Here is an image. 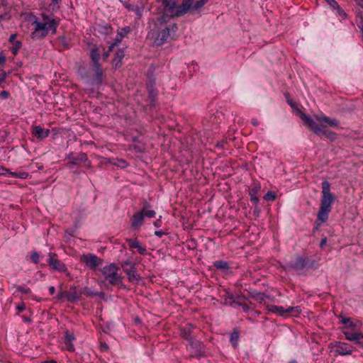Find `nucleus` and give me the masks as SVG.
I'll return each mask as SVG.
<instances>
[{"instance_id":"obj_50","label":"nucleus","mask_w":363,"mask_h":363,"mask_svg":"<svg viewBox=\"0 0 363 363\" xmlns=\"http://www.w3.org/2000/svg\"><path fill=\"white\" fill-rule=\"evenodd\" d=\"M118 44V43L117 42H116V41H115L114 43H111V44L110 45V46L108 47V52H111V51L113 50V48H115Z\"/></svg>"},{"instance_id":"obj_61","label":"nucleus","mask_w":363,"mask_h":363,"mask_svg":"<svg viewBox=\"0 0 363 363\" xmlns=\"http://www.w3.org/2000/svg\"><path fill=\"white\" fill-rule=\"evenodd\" d=\"M328 136L330 138V139H333L335 138V133H330L328 134Z\"/></svg>"},{"instance_id":"obj_18","label":"nucleus","mask_w":363,"mask_h":363,"mask_svg":"<svg viewBox=\"0 0 363 363\" xmlns=\"http://www.w3.org/2000/svg\"><path fill=\"white\" fill-rule=\"evenodd\" d=\"M144 220V216L141 212L135 213L131 218V225L133 228H138L141 226Z\"/></svg>"},{"instance_id":"obj_19","label":"nucleus","mask_w":363,"mask_h":363,"mask_svg":"<svg viewBox=\"0 0 363 363\" xmlns=\"http://www.w3.org/2000/svg\"><path fill=\"white\" fill-rule=\"evenodd\" d=\"M62 297L66 298L69 302H75L79 299L75 289H74L72 291L64 292L61 295L58 296L59 298Z\"/></svg>"},{"instance_id":"obj_31","label":"nucleus","mask_w":363,"mask_h":363,"mask_svg":"<svg viewBox=\"0 0 363 363\" xmlns=\"http://www.w3.org/2000/svg\"><path fill=\"white\" fill-rule=\"evenodd\" d=\"M214 267L218 269L226 270L228 269V264L224 261H216L214 263Z\"/></svg>"},{"instance_id":"obj_9","label":"nucleus","mask_w":363,"mask_h":363,"mask_svg":"<svg viewBox=\"0 0 363 363\" xmlns=\"http://www.w3.org/2000/svg\"><path fill=\"white\" fill-rule=\"evenodd\" d=\"M48 264L55 270H57L60 272L65 273L67 276L69 275V273L67 271V269L65 264L62 263L60 260H58L55 257V254L50 252L48 254Z\"/></svg>"},{"instance_id":"obj_62","label":"nucleus","mask_w":363,"mask_h":363,"mask_svg":"<svg viewBox=\"0 0 363 363\" xmlns=\"http://www.w3.org/2000/svg\"><path fill=\"white\" fill-rule=\"evenodd\" d=\"M73 157H75V156H74V154H73V153H70V154H69V155L67 156V159H69V160H70V161H71V160H72V158H73Z\"/></svg>"},{"instance_id":"obj_25","label":"nucleus","mask_w":363,"mask_h":363,"mask_svg":"<svg viewBox=\"0 0 363 363\" xmlns=\"http://www.w3.org/2000/svg\"><path fill=\"white\" fill-rule=\"evenodd\" d=\"M90 57L92 62H94V65H98L100 55L97 47L94 46L90 50Z\"/></svg>"},{"instance_id":"obj_26","label":"nucleus","mask_w":363,"mask_h":363,"mask_svg":"<svg viewBox=\"0 0 363 363\" xmlns=\"http://www.w3.org/2000/svg\"><path fill=\"white\" fill-rule=\"evenodd\" d=\"M342 333L347 340L354 342L356 344L359 341V333H351L348 330H344Z\"/></svg>"},{"instance_id":"obj_23","label":"nucleus","mask_w":363,"mask_h":363,"mask_svg":"<svg viewBox=\"0 0 363 363\" xmlns=\"http://www.w3.org/2000/svg\"><path fill=\"white\" fill-rule=\"evenodd\" d=\"M260 188L261 187L259 185H256L250 189L249 195L250 196L251 201L254 203H257L259 201L257 194L260 190Z\"/></svg>"},{"instance_id":"obj_63","label":"nucleus","mask_w":363,"mask_h":363,"mask_svg":"<svg viewBox=\"0 0 363 363\" xmlns=\"http://www.w3.org/2000/svg\"><path fill=\"white\" fill-rule=\"evenodd\" d=\"M41 363H57V362L55 360H48V361L42 362Z\"/></svg>"},{"instance_id":"obj_41","label":"nucleus","mask_w":363,"mask_h":363,"mask_svg":"<svg viewBox=\"0 0 363 363\" xmlns=\"http://www.w3.org/2000/svg\"><path fill=\"white\" fill-rule=\"evenodd\" d=\"M191 327H189L188 329H186L184 328L182 331V335L187 340L189 339V335H190V333H191Z\"/></svg>"},{"instance_id":"obj_21","label":"nucleus","mask_w":363,"mask_h":363,"mask_svg":"<svg viewBox=\"0 0 363 363\" xmlns=\"http://www.w3.org/2000/svg\"><path fill=\"white\" fill-rule=\"evenodd\" d=\"M130 31L129 26H125L118 30L115 41L118 43H121L123 38H125Z\"/></svg>"},{"instance_id":"obj_11","label":"nucleus","mask_w":363,"mask_h":363,"mask_svg":"<svg viewBox=\"0 0 363 363\" xmlns=\"http://www.w3.org/2000/svg\"><path fill=\"white\" fill-rule=\"evenodd\" d=\"M268 310L272 313H277L281 315L286 313H299L301 311V309L298 306L288 307L287 308H285L283 306H278L274 305L269 306Z\"/></svg>"},{"instance_id":"obj_58","label":"nucleus","mask_w":363,"mask_h":363,"mask_svg":"<svg viewBox=\"0 0 363 363\" xmlns=\"http://www.w3.org/2000/svg\"><path fill=\"white\" fill-rule=\"evenodd\" d=\"M259 121H258V120H257V119H256V118H253V119H252V124L253 125H255V126H257V125H259Z\"/></svg>"},{"instance_id":"obj_45","label":"nucleus","mask_w":363,"mask_h":363,"mask_svg":"<svg viewBox=\"0 0 363 363\" xmlns=\"http://www.w3.org/2000/svg\"><path fill=\"white\" fill-rule=\"evenodd\" d=\"M333 9V6H337V2L335 0H325Z\"/></svg>"},{"instance_id":"obj_7","label":"nucleus","mask_w":363,"mask_h":363,"mask_svg":"<svg viewBox=\"0 0 363 363\" xmlns=\"http://www.w3.org/2000/svg\"><path fill=\"white\" fill-rule=\"evenodd\" d=\"M121 267L130 282L137 283L138 281L139 275L137 273L136 268L130 260L123 262Z\"/></svg>"},{"instance_id":"obj_52","label":"nucleus","mask_w":363,"mask_h":363,"mask_svg":"<svg viewBox=\"0 0 363 363\" xmlns=\"http://www.w3.org/2000/svg\"><path fill=\"white\" fill-rule=\"evenodd\" d=\"M16 37V34H12L11 35L10 38H9V42L11 43L12 44H14V42L16 41L15 40V38Z\"/></svg>"},{"instance_id":"obj_28","label":"nucleus","mask_w":363,"mask_h":363,"mask_svg":"<svg viewBox=\"0 0 363 363\" xmlns=\"http://www.w3.org/2000/svg\"><path fill=\"white\" fill-rule=\"evenodd\" d=\"M140 212L143 213L144 218H153L156 214L155 211L147 208V206H145Z\"/></svg>"},{"instance_id":"obj_6","label":"nucleus","mask_w":363,"mask_h":363,"mask_svg":"<svg viewBox=\"0 0 363 363\" xmlns=\"http://www.w3.org/2000/svg\"><path fill=\"white\" fill-rule=\"evenodd\" d=\"M80 260L86 267L91 270L96 269L99 266L103 264V259L92 253L82 255Z\"/></svg>"},{"instance_id":"obj_42","label":"nucleus","mask_w":363,"mask_h":363,"mask_svg":"<svg viewBox=\"0 0 363 363\" xmlns=\"http://www.w3.org/2000/svg\"><path fill=\"white\" fill-rule=\"evenodd\" d=\"M342 323L347 325L348 328L354 327V325L352 324V323L350 321V318H344L342 321Z\"/></svg>"},{"instance_id":"obj_4","label":"nucleus","mask_w":363,"mask_h":363,"mask_svg":"<svg viewBox=\"0 0 363 363\" xmlns=\"http://www.w3.org/2000/svg\"><path fill=\"white\" fill-rule=\"evenodd\" d=\"M118 271L119 267L115 263H111L101 269L105 279L111 285H117L121 282L122 278L118 274Z\"/></svg>"},{"instance_id":"obj_24","label":"nucleus","mask_w":363,"mask_h":363,"mask_svg":"<svg viewBox=\"0 0 363 363\" xmlns=\"http://www.w3.org/2000/svg\"><path fill=\"white\" fill-rule=\"evenodd\" d=\"M125 56L124 50L122 49H118L115 55V57L113 59V65L116 68L118 67L121 65V62L123 58Z\"/></svg>"},{"instance_id":"obj_49","label":"nucleus","mask_w":363,"mask_h":363,"mask_svg":"<svg viewBox=\"0 0 363 363\" xmlns=\"http://www.w3.org/2000/svg\"><path fill=\"white\" fill-rule=\"evenodd\" d=\"M85 294L89 296H94L96 295V292L95 291H90V290H86Z\"/></svg>"},{"instance_id":"obj_44","label":"nucleus","mask_w":363,"mask_h":363,"mask_svg":"<svg viewBox=\"0 0 363 363\" xmlns=\"http://www.w3.org/2000/svg\"><path fill=\"white\" fill-rule=\"evenodd\" d=\"M6 78V72L3 69H0V82L5 81Z\"/></svg>"},{"instance_id":"obj_54","label":"nucleus","mask_w":363,"mask_h":363,"mask_svg":"<svg viewBox=\"0 0 363 363\" xmlns=\"http://www.w3.org/2000/svg\"><path fill=\"white\" fill-rule=\"evenodd\" d=\"M155 235L158 238H161L164 235V233L162 230H156Z\"/></svg>"},{"instance_id":"obj_57","label":"nucleus","mask_w":363,"mask_h":363,"mask_svg":"<svg viewBox=\"0 0 363 363\" xmlns=\"http://www.w3.org/2000/svg\"><path fill=\"white\" fill-rule=\"evenodd\" d=\"M5 62H6V57H5V56H4V55H0V65H1V64H4V63H5Z\"/></svg>"},{"instance_id":"obj_34","label":"nucleus","mask_w":363,"mask_h":363,"mask_svg":"<svg viewBox=\"0 0 363 363\" xmlns=\"http://www.w3.org/2000/svg\"><path fill=\"white\" fill-rule=\"evenodd\" d=\"M115 166H117L121 169H124L128 167V162L122 159H116L113 163Z\"/></svg>"},{"instance_id":"obj_59","label":"nucleus","mask_w":363,"mask_h":363,"mask_svg":"<svg viewBox=\"0 0 363 363\" xmlns=\"http://www.w3.org/2000/svg\"><path fill=\"white\" fill-rule=\"evenodd\" d=\"M154 225L157 228L160 226V220H157L154 222Z\"/></svg>"},{"instance_id":"obj_29","label":"nucleus","mask_w":363,"mask_h":363,"mask_svg":"<svg viewBox=\"0 0 363 363\" xmlns=\"http://www.w3.org/2000/svg\"><path fill=\"white\" fill-rule=\"evenodd\" d=\"M15 178L26 179L28 177V173L26 172H14L9 171V175Z\"/></svg>"},{"instance_id":"obj_2","label":"nucleus","mask_w":363,"mask_h":363,"mask_svg":"<svg viewBox=\"0 0 363 363\" xmlns=\"http://www.w3.org/2000/svg\"><path fill=\"white\" fill-rule=\"evenodd\" d=\"M321 199L320 208L317 215L316 229L328 218V214L331 211L332 204L335 201V196L330 191V184L328 181L322 182Z\"/></svg>"},{"instance_id":"obj_22","label":"nucleus","mask_w":363,"mask_h":363,"mask_svg":"<svg viewBox=\"0 0 363 363\" xmlns=\"http://www.w3.org/2000/svg\"><path fill=\"white\" fill-rule=\"evenodd\" d=\"M201 343L200 342H193L191 341L189 342V344L187 345V348L190 350L191 353L194 356L199 355L201 353L200 349Z\"/></svg>"},{"instance_id":"obj_40","label":"nucleus","mask_w":363,"mask_h":363,"mask_svg":"<svg viewBox=\"0 0 363 363\" xmlns=\"http://www.w3.org/2000/svg\"><path fill=\"white\" fill-rule=\"evenodd\" d=\"M39 257H40V255H39L38 252L36 251L33 252L30 255V259L32 260L33 262H34L35 264L38 263Z\"/></svg>"},{"instance_id":"obj_8","label":"nucleus","mask_w":363,"mask_h":363,"mask_svg":"<svg viewBox=\"0 0 363 363\" xmlns=\"http://www.w3.org/2000/svg\"><path fill=\"white\" fill-rule=\"evenodd\" d=\"M301 118L304 122L308 125L309 128L315 134L320 135V134H324L327 135V133L325 130L323 128V125L322 123H316L313 119H311L310 117L307 116L305 114H302Z\"/></svg>"},{"instance_id":"obj_51","label":"nucleus","mask_w":363,"mask_h":363,"mask_svg":"<svg viewBox=\"0 0 363 363\" xmlns=\"http://www.w3.org/2000/svg\"><path fill=\"white\" fill-rule=\"evenodd\" d=\"M241 307L244 312H248L250 311V307L245 303H242Z\"/></svg>"},{"instance_id":"obj_3","label":"nucleus","mask_w":363,"mask_h":363,"mask_svg":"<svg viewBox=\"0 0 363 363\" xmlns=\"http://www.w3.org/2000/svg\"><path fill=\"white\" fill-rule=\"evenodd\" d=\"M43 21H40L35 19L32 25L33 26V31L31 33V38L33 40H40L48 35L49 30L52 34H55L58 26V22L51 18L46 14H43Z\"/></svg>"},{"instance_id":"obj_36","label":"nucleus","mask_w":363,"mask_h":363,"mask_svg":"<svg viewBox=\"0 0 363 363\" xmlns=\"http://www.w3.org/2000/svg\"><path fill=\"white\" fill-rule=\"evenodd\" d=\"M333 9L335 10L337 13V14L340 16L342 18H345L346 17L345 12L341 9V7L337 4V6H333Z\"/></svg>"},{"instance_id":"obj_43","label":"nucleus","mask_w":363,"mask_h":363,"mask_svg":"<svg viewBox=\"0 0 363 363\" xmlns=\"http://www.w3.org/2000/svg\"><path fill=\"white\" fill-rule=\"evenodd\" d=\"M9 169L0 166V175H9Z\"/></svg>"},{"instance_id":"obj_56","label":"nucleus","mask_w":363,"mask_h":363,"mask_svg":"<svg viewBox=\"0 0 363 363\" xmlns=\"http://www.w3.org/2000/svg\"><path fill=\"white\" fill-rule=\"evenodd\" d=\"M49 292L50 295H53L55 293V288L53 286H50Z\"/></svg>"},{"instance_id":"obj_13","label":"nucleus","mask_w":363,"mask_h":363,"mask_svg":"<svg viewBox=\"0 0 363 363\" xmlns=\"http://www.w3.org/2000/svg\"><path fill=\"white\" fill-rule=\"evenodd\" d=\"M87 161V155L84 152H80L72 160L68 162L66 164L67 167L72 169L74 166H79L82 162Z\"/></svg>"},{"instance_id":"obj_32","label":"nucleus","mask_w":363,"mask_h":363,"mask_svg":"<svg viewBox=\"0 0 363 363\" xmlns=\"http://www.w3.org/2000/svg\"><path fill=\"white\" fill-rule=\"evenodd\" d=\"M58 40L60 43V44L65 48V49H69L70 48V42L69 40L65 36H60L58 38Z\"/></svg>"},{"instance_id":"obj_16","label":"nucleus","mask_w":363,"mask_h":363,"mask_svg":"<svg viewBox=\"0 0 363 363\" xmlns=\"http://www.w3.org/2000/svg\"><path fill=\"white\" fill-rule=\"evenodd\" d=\"M130 248H136L138 249V252L140 255H146L147 249L145 247H143L141 245L140 242L137 239H129L127 240Z\"/></svg>"},{"instance_id":"obj_20","label":"nucleus","mask_w":363,"mask_h":363,"mask_svg":"<svg viewBox=\"0 0 363 363\" xmlns=\"http://www.w3.org/2000/svg\"><path fill=\"white\" fill-rule=\"evenodd\" d=\"M307 264L308 259L306 258L298 257L295 263L292 265V268L296 271H301L304 269Z\"/></svg>"},{"instance_id":"obj_1","label":"nucleus","mask_w":363,"mask_h":363,"mask_svg":"<svg viewBox=\"0 0 363 363\" xmlns=\"http://www.w3.org/2000/svg\"><path fill=\"white\" fill-rule=\"evenodd\" d=\"M160 4L157 10L162 15L157 21L160 25L165 24L171 18H178L185 15L189 10H197L205 5L208 0H200L194 3V0H183L179 5L177 0H155Z\"/></svg>"},{"instance_id":"obj_30","label":"nucleus","mask_w":363,"mask_h":363,"mask_svg":"<svg viewBox=\"0 0 363 363\" xmlns=\"http://www.w3.org/2000/svg\"><path fill=\"white\" fill-rule=\"evenodd\" d=\"M251 297L259 302H262L267 296L263 293L254 291L251 293Z\"/></svg>"},{"instance_id":"obj_17","label":"nucleus","mask_w":363,"mask_h":363,"mask_svg":"<svg viewBox=\"0 0 363 363\" xmlns=\"http://www.w3.org/2000/svg\"><path fill=\"white\" fill-rule=\"evenodd\" d=\"M225 298L224 304L229 305L231 307L236 308L238 306H241L242 303L233 300V295L228 291H225V294L223 295Z\"/></svg>"},{"instance_id":"obj_15","label":"nucleus","mask_w":363,"mask_h":363,"mask_svg":"<svg viewBox=\"0 0 363 363\" xmlns=\"http://www.w3.org/2000/svg\"><path fill=\"white\" fill-rule=\"evenodd\" d=\"M317 120L319 123H322L324 129L327 126L336 127L339 124L338 121L336 119L330 118L326 116L318 117Z\"/></svg>"},{"instance_id":"obj_47","label":"nucleus","mask_w":363,"mask_h":363,"mask_svg":"<svg viewBox=\"0 0 363 363\" xmlns=\"http://www.w3.org/2000/svg\"><path fill=\"white\" fill-rule=\"evenodd\" d=\"M10 94L7 91H2L0 94V96L3 99H7L9 96Z\"/></svg>"},{"instance_id":"obj_37","label":"nucleus","mask_w":363,"mask_h":363,"mask_svg":"<svg viewBox=\"0 0 363 363\" xmlns=\"http://www.w3.org/2000/svg\"><path fill=\"white\" fill-rule=\"evenodd\" d=\"M264 199L267 201H274L276 199V194L273 191H268Z\"/></svg>"},{"instance_id":"obj_60","label":"nucleus","mask_w":363,"mask_h":363,"mask_svg":"<svg viewBox=\"0 0 363 363\" xmlns=\"http://www.w3.org/2000/svg\"><path fill=\"white\" fill-rule=\"evenodd\" d=\"M110 52H106L103 54V57L104 60H106L109 57Z\"/></svg>"},{"instance_id":"obj_27","label":"nucleus","mask_w":363,"mask_h":363,"mask_svg":"<svg viewBox=\"0 0 363 363\" xmlns=\"http://www.w3.org/2000/svg\"><path fill=\"white\" fill-rule=\"evenodd\" d=\"M74 340V336L73 334H69L68 333H66L65 336V344L67 347V349L69 351L74 350V345L72 344V341Z\"/></svg>"},{"instance_id":"obj_35","label":"nucleus","mask_w":363,"mask_h":363,"mask_svg":"<svg viewBox=\"0 0 363 363\" xmlns=\"http://www.w3.org/2000/svg\"><path fill=\"white\" fill-rule=\"evenodd\" d=\"M239 339V333L238 331H234L230 334V342L233 345L234 347H236Z\"/></svg>"},{"instance_id":"obj_33","label":"nucleus","mask_w":363,"mask_h":363,"mask_svg":"<svg viewBox=\"0 0 363 363\" xmlns=\"http://www.w3.org/2000/svg\"><path fill=\"white\" fill-rule=\"evenodd\" d=\"M21 46H22L21 42L15 41L14 44H13V46L10 48V50L13 55H16L18 52Z\"/></svg>"},{"instance_id":"obj_64","label":"nucleus","mask_w":363,"mask_h":363,"mask_svg":"<svg viewBox=\"0 0 363 363\" xmlns=\"http://www.w3.org/2000/svg\"><path fill=\"white\" fill-rule=\"evenodd\" d=\"M357 345H359V347L363 349V341L359 340Z\"/></svg>"},{"instance_id":"obj_14","label":"nucleus","mask_w":363,"mask_h":363,"mask_svg":"<svg viewBox=\"0 0 363 363\" xmlns=\"http://www.w3.org/2000/svg\"><path fill=\"white\" fill-rule=\"evenodd\" d=\"M49 129H45L40 125H36L33 128L32 134L38 139L42 140L49 135Z\"/></svg>"},{"instance_id":"obj_46","label":"nucleus","mask_w":363,"mask_h":363,"mask_svg":"<svg viewBox=\"0 0 363 363\" xmlns=\"http://www.w3.org/2000/svg\"><path fill=\"white\" fill-rule=\"evenodd\" d=\"M25 309H26V306L24 303L19 304L16 306V310L18 312H22V311H25Z\"/></svg>"},{"instance_id":"obj_55","label":"nucleus","mask_w":363,"mask_h":363,"mask_svg":"<svg viewBox=\"0 0 363 363\" xmlns=\"http://www.w3.org/2000/svg\"><path fill=\"white\" fill-rule=\"evenodd\" d=\"M84 162V167L87 169H89L91 168V162L89 160V159L87 158V161L86 162Z\"/></svg>"},{"instance_id":"obj_39","label":"nucleus","mask_w":363,"mask_h":363,"mask_svg":"<svg viewBox=\"0 0 363 363\" xmlns=\"http://www.w3.org/2000/svg\"><path fill=\"white\" fill-rule=\"evenodd\" d=\"M94 68H95V72H96L98 79L101 80V77L103 75V72L100 67L99 63L98 64V65H94Z\"/></svg>"},{"instance_id":"obj_10","label":"nucleus","mask_w":363,"mask_h":363,"mask_svg":"<svg viewBox=\"0 0 363 363\" xmlns=\"http://www.w3.org/2000/svg\"><path fill=\"white\" fill-rule=\"evenodd\" d=\"M334 346L335 352L341 356L350 355L354 351V347L347 342H335Z\"/></svg>"},{"instance_id":"obj_12","label":"nucleus","mask_w":363,"mask_h":363,"mask_svg":"<svg viewBox=\"0 0 363 363\" xmlns=\"http://www.w3.org/2000/svg\"><path fill=\"white\" fill-rule=\"evenodd\" d=\"M122 3L128 10L135 12L139 18L142 17L143 11L145 9V2L140 1V4L135 5L123 1Z\"/></svg>"},{"instance_id":"obj_48","label":"nucleus","mask_w":363,"mask_h":363,"mask_svg":"<svg viewBox=\"0 0 363 363\" xmlns=\"http://www.w3.org/2000/svg\"><path fill=\"white\" fill-rule=\"evenodd\" d=\"M327 240H327V238H326V237L323 238H322V240H321V241H320V245H320V247H323L326 245V243H327Z\"/></svg>"},{"instance_id":"obj_38","label":"nucleus","mask_w":363,"mask_h":363,"mask_svg":"<svg viewBox=\"0 0 363 363\" xmlns=\"http://www.w3.org/2000/svg\"><path fill=\"white\" fill-rule=\"evenodd\" d=\"M16 292L22 293V294H29L30 291V289L29 288H24L22 286L18 285L16 286Z\"/></svg>"},{"instance_id":"obj_5","label":"nucleus","mask_w":363,"mask_h":363,"mask_svg":"<svg viewBox=\"0 0 363 363\" xmlns=\"http://www.w3.org/2000/svg\"><path fill=\"white\" fill-rule=\"evenodd\" d=\"M178 29L175 23L166 25L163 28H160L157 33L155 43L157 45H162L173 35H174Z\"/></svg>"},{"instance_id":"obj_53","label":"nucleus","mask_w":363,"mask_h":363,"mask_svg":"<svg viewBox=\"0 0 363 363\" xmlns=\"http://www.w3.org/2000/svg\"><path fill=\"white\" fill-rule=\"evenodd\" d=\"M101 350H104V351L108 350V345L106 342L101 343Z\"/></svg>"}]
</instances>
